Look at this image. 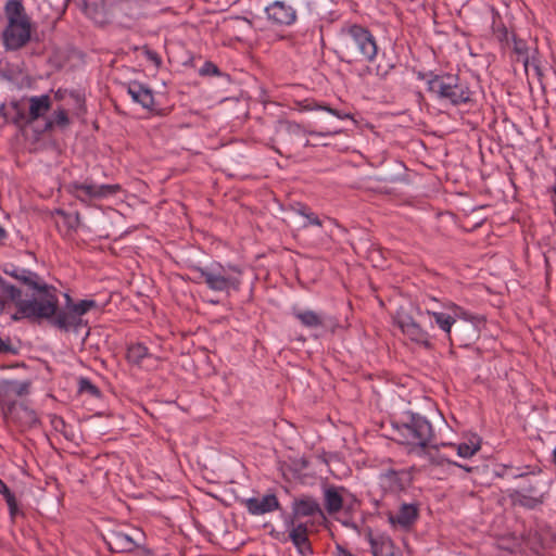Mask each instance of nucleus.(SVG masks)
I'll return each mask as SVG.
<instances>
[{"label":"nucleus","instance_id":"27","mask_svg":"<svg viewBox=\"0 0 556 556\" xmlns=\"http://www.w3.org/2000/svg\"><path fill=\"white\" fill-rule=\"evenodd\" d=\"M325 509L334 515L343 508V497L334 486H328L324 492Z\"/></svg>","mask_w":556,"mask_h":556},{"label":"nucleus","instance_id":"48","mask_svg":"<svg viewBox=\"0 0 556 556\" xmlns=\"http://www.w3.org/2000/svg\"><path fill=\"white\" fill-rule=\"evenodd\" d=\"M0 494H2L4 497L12 494L8 485L0 479Z\"/></svg>","mask_w":556,"mask_h":556},{"label":"nucleus","instance_id":"16","mask_svg":"<svg viewBox=\"0 0 556 556\" xmlns=\"http://www.w3.org/2000/svg\"><path fill=\"white\" fill-rule=\"evenodd\" d=\"M3 416L7 420L14 422L22 431L40 425L37 413L23 403H9L7 407L3 408Z\"/></svg>","mask_w":556,"mask_h":556},{"label":"nucleus","instance_id":"26","mask_svg":"<svg viewBox=\"0 0 556 556\" xmlns=\"http://www.w3.org/2000/svg\"><path fill=\"white\" fill-rule=\"evenodd\" d=\"M30 381H13V380H1L0 381V396L9 397L11 395L23 396L29 393Z\"/></svg>","mask_w":556,"mask_h":556},{"label":"nucleus","instance_id":"15","mask_svg":"<svg viewBox=\"0 0 556 556\" xmlns=\"http://www.w3.org/2000/svg\"><path fill=\"white\" fill-rule=\"evenodd\" d=\"M143 534L134 530L131 534L118 530H110L104 535V542L113 553H130L142 546Z\"/></svg>","mask_w":556,"mask_h":556},{"label":"nucleus","instance_id":"32","mask_svg":"<svg viewBox=\"0 0 556 556\" xmlns=\"http://www.w3.org/2000/svg\"><path fill=\"white\" fill-rule=\"evenodd\" d=\"M395 66L396 63L394 60L387 58V55L383 53L381 61L376 66V75L381 79H386L391 71L395 68Z\"/></svg>","mask_w":556,"mask_h":556},{"label":"nucleus","instance_id":"7","mask_svg":"<svg viewBox=\"0 0 556 556\" xmlns=\"http://www.w3.org/2000/svg\"><path fill=\"white\" fill-rule=\"evenodd\" d=\"M96 306L97 302L94 300H81L78 303H73L71 296L66 294L64 308L58 306L54 315L50 317V324L64 332L70 330L78 332L83 327L87 326L83 315Z\"/></svg>","mask_w":556,"mask_h":556},{"label":"nucleus","instance_id":"29","mask_svg":"<svg viewBox=\"0 0 556 556\" xmlns=\"http://www.w3.org/2000/svg\"><path fill=\"white\" fill-rule=\"evenodd\" d=\"M70 125V118L67 115L66 110L59 109L54 112V116L52 119H47L45 123L43 128L41 129V132L50 131L53 129L54 126H58L60 128H65Z\"/></svg>","mask_w":556,"mask_h":556},{"label":"nucleus","instance_id":"14","mask_svg":"<svg viewBox=\"0 0 556 556\" xmlns=\"http://www.w3.org/2000/svg\"><path fill=\"white\" fill-rule=\"evenodd\" d=\"M395 323L403 334L410 341L426 349L432 348L430 333L421 327L420 321H418L413 315L401 309L396 314Z\"/></svg>","mask_w":556,"mask_h":556},{"label":"nucleus","instance_id":"17","mask_svg":"<svg viewBox=\"0 0 556 556\" xmlns=\"http://www.w3.org/2000/svg\"><path fill=\"white\" fill-rule=\"evenodd\" d=\"M314 516L325 518V513L318 501L312 496H302L292 502V513L285 518V523L293 525V520Z\"/></svg>","mask_w":556,"mask_h":556},{"label":"nucleus","instance_id":"2","mask_svg":"<svg viewBox=\"0 0 556 556\" xmlns=\"http://www.w3.org/2000/svg\"><path fill=\"white\" fill-rule=\"evenodd\" d=\"M393 427L400 443L408 446L409 453L421 456L428 454L429 448L438 447L431 422L420 414L406 412Z\"/></svg>","mask_w":556,"mask_h":556},{"label":"nucleus","instance_id":"35","mask_svg":"<svg viewBox=\"0 0 556 556\" xmlns=\"http://www.w3.org/2000/svg\"><path fill=\"white\" fill-rule=\"evenodd\" d=\"M190 271V280L194 283H205L207 281V275H208V266L207 267H201L198 265H191L189 266Z\"/></svg>","mask_w":556,"mask_h":556},{"label":"nucleus","instance_id":"4","mask_svg":"<svg viewBox=\"0 0 556 556\" xmlns=\"http://www.w3.org/2000/svg\"><path fill=\"white\" fill-rule=\"evenodd\" d=\"M541 469L534 468L531 471L517 468L513 478L522 479L523 484L518 489L511 490L508 497L514 506L526 509H536L542 506L548 495L547 483L541 477Z\"/></svg>","mask_w":556,"mask_h":556},{"label":"nucleus","instance_id":"23","mask_svg":"<svg viewBox=\"0 0 556 556\" xmlns=\"http://www.w3.org/2000/svg\"><path fill=\"white\" fill-rule=\"evenodd\" d=\"M417 518L418 507L414 504H402L396 515H389L390 523L400 525L402 528H409Z\"/></svg>","mask_w":556,"mask_h":556},{"label":"nucleus","instance_id":"44","mask_svg":"<svg viewBox=\"0 0 556 556\" xmlns=\"http://www.w3.org/2000/svg\"><path fill=\"white\" fill-rule=\"evenodd\" d=\"M17 349L12 345L11 339H2L0 338V353H8V354H17Z\"/></svg>","mask_w":556,"mask_h":556},{"label":"nucleus","instance_id":"47","mask_svg":"<svg viewBox=\"0 0 556 556\" xmlns=\"http://www.w3.org/2000/svg\"><path fill=\"white\" fill-rule=\"evenodd\" d=\"M359 507V502L354 496L350 501H343V508L345 514H351L354 509Z\"/></svg>","mask_w":556,"mask_h":556},{"label":"nucleus","instance_id":"45","mask_svg":"<svg viewBox=\"0 0 556 556\" xmlns=\"http://www.w3.org/2000/svg\"><path fill=\"white\" fill-rule=\"evenodd\" d=\"M4 498L8 504L11 518H14L16 516V514L18 513V506H17V501L15 498V495L12 493V494L5 496Z\"/></svg>","mask_w":556,"mask_h":556},{"label":"nucleus","instance_id":"37","mask_svg":"<svg viewBox=\"0 0 556 556\" xmlns=\"http://www.w3.org/2000/svg\"><path fill=\"white\" fill-rule=\"evenodd\" d=\"M78 386L79 392L81 393L87 392L94 397H100L101 395L99 388L87 378H80Z\"/></svg>","mask_w":556,"mask_h":556},{"label":"nucleus","instance_id":"52","mask_svg":"<svg viewBox=\"0 0 556 556\" xmlns=\"http://www.w3.org/2000/svg\"><path fill=\"white\" fill-rule=\"evenodd\" d=\"M509 469H513V467H511V466H504V470H505V471H507V470H509Z\"/></svg>","mask_w":556,"mask_h":556},{"label":"nucleus","instance_id":"33","mask_svg":"<svg viewBox=\"0 0 556 556\" xmlns=\"http://www.w3.org/2000/svg\"><path fill=\"white\" fill-rule=\"evenodd\" d=\"M513 42L514 52L518 55V61H521L523 66L527 68L529 63L527 42L522 39L516 38L515 36H513Z\"/></svg>","mask_w":556,"mask_h":556},{"label":"nucleus","instance_id":"18","mask_svg":"<svg viewBox=\"0 0 556 556\" xmlns=\"http://www.w3.org/2000/svg\"><path fill=\"white\" fill-rule=\"evenodd\" d=\"M293 315L302 326L309 329L326 328L333 332L336 328L339 327V323L336 318L324 317L311 309L293 308Z\"/></svg>","mask_w":556,"mask_h":556},{"label":"nucleus","instance_id":"5","mask_svg":"<svg viewBox=\"0 0 556 556\" xmlns=\"http://www.w3.org/2000/svg\"><path fill=\"white\" fill-rule=\"evenodd\" d=\"M8 26L3 30V42L7 49L17 50L30 39V23L25 13L22 0H9L4 5Z\"/></svg>","mask_w":556,"mask_h":556},{"label":"nucleus","instance_id":"28","mask_svg":"<svg viewBox=\"0 0 556 556\" xmlns=\"http://www.w3.org/2000/svg\"><path fill=\"white\" fill-rule=\"evenodd\" d=\"M380 480L382 486L386 490H389L394 493L404 490L402 476L395 470H388L387 472L382 473Z\"/></svg>","mask_w":556,"mask_h":556},{"label":"nucleus","instance_id":"36","mask_svg":"<svg viewBox=\"0 0 556 556\" xmlns=\"http://www.w3.org/2000/svg\"><path fill=\"white\" fill-rule=\"evenodd\" d=\"M148 355V349L142 344H136L128 349V359L139 364Z\"/></svg>","mask_w":556,"mask_h":556},{"label":"nucleus","instance_id":"19","mask_svg":"<svg viewBox=\"0 0 556 556\" xmlns=\"http://www.w3.org/2000/svg\"><path fill=\"white\" fill-rule=\"evenodd\" d=\"M243 504L251 515H264L280 508L279 501L275 494H266L262 498L250 497Z\"/></svg>","mask_w":556,"mask_h":556},{"label":"nucleus","instance_id":"53","mask_svg":"<svg viewBox=\"0 0 556 556\" xmlns=\"http://www.w3.org/2000/svg\"><path fill=\"white\" fill-rule=\"evenodd\" d=\"M554 193H555V195H556V187L554 188Z\"/></svg>","mask_w":556,"mask_h":556},{"label":"nucleus","instance_id":"42","mask_svg":"<svg viewBox=\"0 0 556 556\" xmlns=\"http://www.w3.org/2000/svg\"><path fill=\"white\" fill-rule=\"evenodd\" d=\"M295 104L300 111L320 110V106H324V104H319L313 99L298 101Z\"/></svg>","mask_w":556,"mask_h":556},{"label":"nucleus","instance_id":"20","mask_svg":"<svg viewBox=\"0 0 556 556\" xmlns=\"http://www.w3.org/2000/svg\"><path fill=\"white\" fill-rule=\"evenodd\" d=\"M25 298V290L18 288L0 276V315L5 313L7 308Z\"/></svg>","mask_w":556,"mask_h":556},{"label":"nucleus","instance_id":"10","mask_svg":"<svg viewBox=\"0 0 556 556\" xmlns=\"http://www.w3.org/2000/svg\"><path fill=\"white\" fill-rule=\"evenodd\" d=\"M242 271L238 266H224L219 263L208 266L206 286L215 292L229 293L230 290L238 291L241 286Z\"/></svg>","mask_w":556,"mask_h":556},{"label":"nucleus","instance_id":"31","mask_svg":"<svg viewBox=\"0 0 556 556\" xmlns=\"http://www.w3.org/2000/svg\"><path fill=\"white\" fill-rule=\"evenodd\" d=\"M480 450V440L475 437L469 443H460L457 445V454L460 457L468 458Z\"/></svg>","mask_w":556,"mask_h":556},{"label":"nucleus","instance_id":"12","mask_svg":"<svg viewBox=\"0 0 556 556\" xmlns=\"http://www.w3.org/2000/svg\"><path fill=\"white\" fill-rule=\"evenodd\" d=\"M3 273L20 281L25 290V294H56V289L48 285L35 271L26 268H20L14 265L3 267Z\"/></svg>","mask_w":556,"mask_h":556},{"label":"nucleus","instance_id":"1","mask_svg":"<svg viewBox=\"0 0 556 556\" xmlns=\"http://www.w3.org/2000/svg\"><path fill=\"white\" fill-rule=\"evenodd\" d=\"M336 53L345 63L372 62L378 54V45L371 31L358 24L346 25L341 28Z\"/></svg>","mask_w":556,"mask_h":556},{"label":"nucleus","instance_id":"25","mask_svg":"<svg viewBox=\"0 0 556 556\" xmlns=\"http://www.w3.org/2000/svg\"><path fill=\"white\" fill-rule=\"evenodd\" d=\"M372 556H399L393 541L386 536L369 535Z\"/></svg>","mask_w":556,"mask_h":556},{"label":"nucleus","instance_id":"39","mask_svg":"<svg viewBox=\"0 0 556 556\" xmlns=\"http://www.w3.org/2000/svg\"><path fill=\"white\" fill-rule=\"evenodd\" d=\"M289 530V536L296 533L300 536H308V522H298L293 520V525H286Z\"/></svg>","mask_w":556,"mask_h":556},{"label":"nucleus","instance_id":"9","mask_svg":"<svg viewBox=\"0 0 556 556\" xmlns=\"http://www.w3.org/2000/svg\"><path fill=\"white\" fill-rule=\"evenodd\" d=\"M482 324L483 319L478 316H472L467 312L458 314L447 339L452 345L468 348L480 338Z\"/></svg>","mask_w":556,"mask_h":556},{"label":"nucleus","instance_id":"38","mask_svg":"<svg viewBox=\"0 0 556 556\" xmlns=\"http://www.w3.org/2000/svg\"><path fill=\"white\" fill-rule=\"evenodd\" d=\"M493 34L500 42L508 43V30L502 22L493 21Z\"/></svg>","mask_w":556,"mask_h":556},{"label":"nucleus","instance_id":"22","mask_svg":"<svg viewBox=\"0 0 556 556\" xmlns=\"http://www.w3.org/2000/svg\"><path fill=\"white\" fill-rule=\"evenodd\" d=\"M452 311H453V315L444 313V312H431V311L426 312V314L431 319L434 320V323L446 334V337L450 336L452 328L454 326L455 319L457 318L458 314H465V311L457 305H453Z\"/></svg>","mask_w":556,"mask_h":556},{"label":"nucleus","instance_id":"50","mask_svg":"<svg viewBox=\"0 0 556 556\" xmlns=\"http://www.w3.org/2000/svg\"><path fill=\"white\" fill-rule=\"evenodd\" d=\"M7 236V231L0 226V239H4Z\"/></svg>","mask_w":556,"mask_h":556},{"label":"nucleus","instance_id":"24","mask_svg":"<svg viewBox=\"0 0 556 556\" xmlns=\"http://www.w3.org/2000/svg\"><path fill=\"white\" fill-rule=\"evenodd\" d=\"M51 99L48 94L34 96L29 98V111L27 113L28 119L34 123L40 117L45 116L51 109Z\"/></svg>","mask_w":556,"mask_h":556},{"label":"nucleus","instance_id":"49","mask_svg":"<svg viewBox=\"0 0 556 556\" xmlns=\"http://www.w3.org/2000/svg\"><path fill=\"white\" fill-rule=\"evenodd\" d=\"M448 463H450V464H453V465H455V466H457V467H460V468H463L464 470H466V471H468V472H472V471H475L476 469H478V467L464 466V465H460V464H458V463H456V462H448Z\"/></svg>","mask_w":556,"mask_h":556},{"label":"nucleus","instance_id":"8","mask_svg":"<svg viewBox=\"0 0 556 556\" xmlns=\"http://www.w3.org/2000/svg\"><path fill=\"white\" fill-rule=\"evenodd\" d=\"M317 0H277L266 7L269 21L277 25L289 26L296 21V14L308 15L316 9Z\"/></svg>","mask_w":556,"mask_h":556},{"label":"nucleus","instance_id":"46","mask_svg":"<svg viewBox=\"0 0 556 556\" xmlns=\"http://www.w3.org/2000/svg\"><path fill=\"white\" fill-rule=\"evenodd\" d=\"M320 110L323 111H326L332 115H334L336 117L340 118V119H348V118H352V114L351 113H348V112H342V111H339V110H336V109H332L330 108L329 105L327 104H324V106H320Z\"/></svg>","mask_w":556,"mask_h":556},{"label":"nucleus","instance_id":"43","mask_svg":"<svg viewBox=\"0 0 556 556\" xmlns=\"http://www.w3.org/2000/svg\"><path fill=\"white\" fill-rule=\"evenodd\" d=\"M299 213L301 215H303L304 217H306L307 224L305 226L314 225V226L320 227L323 225V223L319 219V217L316 214L312 213V212H306V208L303 207L302 210L299 211Z\"/></svg>","mask_w":556,"mask_h":556},{"label":"nucleus","instance_id":"30","mask_svg":"<svg viewBox=\"0 0 556 556\" xmlns=\"http://www.w3.org/2000/svg\"><path fill=\"white\" fill-rule=\"evenodd\" d=\"M289 538L299 554L302 556H311L313 554V547L308 536H300L296 533H293Z\"/></svg>","mask_w":556,"mask_h":556},{"label":"nucleus","instance_id":"51","mask_svg":"<svg viewBox=\"0 0 556 556\" xmlns=\"http://www.w3.org/2000/svg\"><path fill=\"white\" fill-rule=\"evenodd\" d=\"M309 146H312V143L309 142V140H306V141L304 142V147H309Z\"/></svg>","mask_w":556,"mask_h":556},{"label":"nucleus","instance_id":"40","mask_svg":"<svg viewBox=\"0 0 556 556\" xmlns=\"http://www.w3.org/2000/svg\"><path fill=\"white\" fill-rule=\"evenodd\" d=\"M142 51H143V54L144 56L147 58L148 61L152 62L156 68H160L161 65H162V58L160 56V54L154 51V50H151L149 47L144 46L142 48Z\"/></svg>","mask_w":556,"mask_h":556},{"label":"nucleus","instance_id":"3","mask_svg":"<svg viewBox=\"0 0 556 556\" xmlns=\"http://www.w3.org/2000/svg\"><path fill=\"white\" fill-rule=\"evenodd\" d=\"M418 78L425 80L427 90L435 99L453 106L467 104L471 101V90L467 81L458 74L447 72L418 73Z\"/></svg>","mask_w":556,"mask_h":556},{"label":"nucleus","instance_id":"34","mask_svg":"<svg viewBox=\"0 0 556 556\" xmlns=\"http://www.w3.org/2000/svg\"><path fill=\"white\" fill-rule=\"evenodd\" d=\"M12 108L14 109L15 111V115L13 116L12 118V123L23 129L25 128L26 126L33 124L30 119H28L27 117V113L21 109L20 104L17 102H12Z\"/></svg>","mask_w":556,"mask_h":556},{"label":"nucleus","instance_id":"41","mask_svg":"<svg viewBox=\"0 0 556 556\" xmlns=\"http://www.w3.org/2000/svg\"><path fill=\"white\" fill-rule=\"evenodd\" d=\"M199 74L201 76H215V75H219L220 72L216 64H214L211 61H206L202 65V67L199 70Z\"/></svg>","mask_w":556,"mask_h":556},{"label":"nucleus","instance_id":"6","mask_svg":"<svg viewBox=\"0 0 556 556\" xmlns=\"http://www.w3.org/2000/svg\"><path fill=\"white\" fill-rule=\"evenodd\" d=\"M16 312L11 315L12 321L28 319L33 323L48 320L58 308V294H25V298L13 303Z\"/></svg>","mask_w":556,"mask_h":556},{"label":"nucleus","instance_id":"13","mask_svg":"<svg viewBox=\"0 0 556 556\" xmlns=\"http://www.w3.org/2000/svg\"><path fill=\"white\" fill-rule=\"evenodd\" d=\"M341 132V129H333L328 131H316V130H308L302 127L300 124L287 119H280L277 122L275 126V134L277 137V141L285 146V147H291L293 146L295 139L301 137L302 135H311V136H318V137H328V136H334Z\"/></svg>","mask_w":556,"mask_h":556},{"label":"nucleus","instance_id":"21","mask_svg":"<svg viewBox=\"0 0 556 556\" xmlns=\"http://www.w3.org/2000/svg\"><path fill=\"white\" fill-rule=\"evenodd\" d=\"M127 92L131 97V99L135 102L141 104L142 108L149 111H153L154 94L149 87L138 81H132L128 85Z\"/></svg>","mask_w":556,"mask_h":556},{"label":"nucleus","instance_id":"11","mask_svg":"<svg viewBox=\"0 0 556 556\" xmlns=\"http://www.w3.org/2000/svg\"><path fill=\"white\" fill-rule=\"evenodd\" d=\"M122 187L115 185H98L86 179L84 182L73 181L66 185V191L77 200L87 203L90 200L104 199L118 193Z\"/></svg>","mask_w":556,"mask_h":556}]
</instances>
